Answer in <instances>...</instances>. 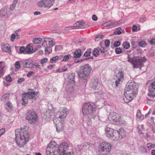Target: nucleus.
<instances>
[{"mask_svg": "<svg viewBox=\"0 0 155 155\" xmlns=\"http://www.w3.org/2000/svg\"><path fill=\"white\" fill-rule=\"evenodd\" d=\"M68 145L66 142H63L59 147L55 142L50 143L47 148L46 153L47 155H57L58 152L60 155H73L72 152H67Z\"/></svg>", "mask_w": 155, "mask_h": 155, "instance_id": "nucleus-1", "label": "nucleus"}, {"mask_svg": "<svg viewBox=\"0 0 155 155\" xmlns=\"http://www.w3.org/2000/svg\"><path fill=\"white\" fill-rule=\"evenodd\" d=\"M28 130V128L26 127L15 130V140L20 147H23L29 140V135Z\"/></svg>", "mask_w": 155, "mask_h": 155, "instance_id": "nucleus-2", "label": "nucleus"}, {"mask_svg": "<svg viewBox=\"0 0 155 155\" xmlns=\"http://www.w3.org/2000/svg\"><path fill=\"white\" fill-rule=\"evenodd\" d=\"M136 86V84L134 81L128 82L127 83L124 89V100L125 102L128 103L130 101L133 99V96L137 94V88Z\"/></svg>", "mask_w": 155, "mask_h": 155, "instance_id": "nucleus-3", "label": "nucleus"}, {"mask_svg": "<svg viewBox=\"0 0 155 155\" xmlns=\"http://www.w3.org/2000/svg\"><path fill=\"white\" fill-rule=\"evenodd\" d=\"M91 70V68L89 64H87L81 66L80 71L77 72L79 77L83 82H85L86 81Z\"/></svg>", "mask_w": 155, "mask_h": 155, "instance_id": "nucleus-4", "label": "nucleus"}, {"mask_svg": "<svg viewBox=\"0 0 155 155\" xmlns=\"http://www.w3.org/2000/svg\"><path fill=\"white\" fill-rule=\"evenodd\" d=\"M128 60L127 61L131 62L133 64V68H139L143 62L146 61L147 59L145 57L137 56L131 58L128 56Z\"/></svg>", "mask_w": 155, "mask_h": 155, "instance_id": "nucleus-5", "label": "nucleus"}, {"mask_svg": "<svg viewBox=\"0 0 155 155\" xmlns=\"http://www.w3.org/2000/svg\"><path fill=\"white\" fill-rule=\"evenodd\" d=\"M82 110L83 115H88V117L91 118L90 116H92L95 109L90 104L86 103L83 106Z\"/></svg>", "mask_w": 155, "mask_h": 155, "instance_id": "nucleus-6", "label": "nucleus"}, {"mask_svg": "<svg viewBox=\"0 0 155 155\" xmlns=\"http://www.w3.org/2000/svg\"><path fill=\"white\" fill-rule=\"evenodd\" d=\"M111 145L109 143L103 142L99 146V151L101 152H105L106 154L109 153L111 150Z\"/></svg>", "mask_w": 155, "mask_h": 155, "instance_id": "nucleus-7", "label": "nucleus"}, {"mask_svg": "<svg viewBox=\"0 0 155 155\" xmlns=\"http://www.w3.org/2000/svg\"><path fill=\"white\" fill-rule=\"evenodd\" d=\"M105 131L107 137L115 140L116 136L117 135V134L116 133L117 130L108 127H106Z\"/></svg>", "mask_w": 155, "mask_h": 155, "instance_id": "nucleus-8", "label": "nucleus"}, {"mask_svg": "<svg viewBox=\"0 0 155 155\" xmlns=\"http://www.w3.org/2000/svg\"><path fill=\"white\" fill-rule=\"evenodd\" d=\"M37 118V114L33 111H29L27 114L26 119L31 124L36 122Z\"/></svg>", "mask_w": 155, "mask_h": 155, "instance_id": "nucleus-9", "label": "nucleus"}, {"mask_svg": "<svg viewBox=\"0 0 155 155\" xmlns=\"http://www.w3.org/2000/svg\"><path fill=\"white\" fill-rule=\"evenodd\" d=\"M108 119L111 122H118L120 120V116L117 113L113 112L109 114Z\"/></svg>", "mask_w": 155, "mask_h": 155, "instance_id": "nucleus-10", "label": "nucleus"}, {"mask_svg": "<svg viewBox=\"0 0 155 155\" xmlns=\"http://www.w3.org/2000/svg\"><path fill=\"white\" fill-rule=\"evenodd\" d=\"M33 60L28 59L24 60L22 64L25 68H32L33 67Z\"/></svg>", "mask_w": 155, "mask_h": 155, "instance_id": "nucleus-11", "label": "nucleus"}, {"mask_svg": "<svg viewBox=\"0 0 155 155\" xmlns=\"http://www.w3.org/2000/svg\"><path fill=\"white\" fill-rule=\"evenodd\" d=\"M116 133L117 135L116 136L115 140H117L124 138L125 136L126 132L124 129H122L119 131L117 130Z\"/></svg>", "mask_w": 155, "mask_h": 155, "instance_id": "nucleus-12", "label": "nucleus"}, {"mask_svg": "<svg viewBox=\"0 0 155 155\" xmlns=\"http://www.w3.org/2000/svg\"><path fill=\"white\" fill-rule=\"evenodd\" d=\"M11 15V13L7 8L0 11V16L3 18H7Z\"/></svg>", "mask_w": 155, "mask_h": 155, "instance_id": "nucleus-13", "label": "nucleus"}, {"mask_svg": "<svg viewBox=\"0 0 155 155\" xmlns=\"http://www.w3.org/2000/svg\"><path fill=\"white\" fill-rule=\"evenodd\" d=\"M120 25V23L119 21L113 22L109 21L103 24L102 25V26L105 27H112Z\"/></svg>", "mask_w": 155, "mask_h": 155, "instance_id": "nucleus-14", "label": "nucleus"}, {"mask_svg": "<svg viewBox=\"0 0 155 155\" xmlns=\"http://www.w3.org/2000/svg\"><path fill=\"white\" fill-rule=\"evenodd\" d=\"M30 91L27 93H25V94H27V98L29 99H31L32 98H35L36 99L35 96H37V94L33 90L31 89H28Z\"/></svg>", "mask_w": 155, "mask_h": 155, "instance_id": "nucleus-15", "label": "nucleus"}, {"mask_svg": "<svg viewBox=\"0 0 155 155\" xmlns=\"http://www.w3.org/2000/svg\"><path fill=\"white\" fill-rule=\"evenodd\" d=\"M100 86L97 79L94 80L91 85V88L94 90H98L100 88Z\"/></svg>", "mask_w": 155, "mask_h": 155, "instance_id": "nucleus-16", "label": "nucleus"}, {"mask_svg": "<svg viewBox=\"0 0 155 155\" xmlns=\"http://www.w3.org/2000/svg\"><path fill=\"white\" fill-rule=\"evenodd\" d=\"M68 112V110L67 108H64L62 111L60 113L61 115L59 116V118L63 119L66 117Z\"/></svg>", "mask_w": 155, "mask_h": 155, "instance_id": "nucleus-17", "label": "nucleus"}, {"mask_svg": "<svg viewBox=\"0 0 155 155\" xmlns=\"http://www.w3.org/2000/svg\"><path fill=\"white\" fill-rule=\"evenodd\" d=\"M33 45L32 43L28 44L25 48L26 54H31L34 52L33 51Z\"/></svg>", "mask_w": 155, "mask_h": 155, "instance_id": "nucleus-18", "label": "nucleus"}, {"mask_svg": "<svg viewBox=\"0 0 155 155\" xmlns=\"http://www.w3.org/2000/svg\"><path fill=\"white\" fill-rule=\"evenodd\" d=\"M45 2V7L50 8L54 3L55 0H43Z\"/></svg>", "mask_w": 155, "mask_h": 155, "instance_id": "nucleus-19", "label": "nucleus"}, {"mask_svg": "<svg viewBox=\"0 0 155 155\" xmlns=\"http://www.w3.org/2000/svg\"><path fill=\"white\" fill-rule=\"evenodd\" d=\"M63 121L60 122L56 126V130L59 133L63 129Z\"/></svg>", "mask_w": 155, "mask_h": 155, "instance_id": "nucleus-20", "label": "nucleus"}, {"mask_svg": "<svg viewBox=\"0 0 155 155\" xmlns=\"http://www.w3.org/2000/svg\"><path fill=\"white\" fill-rule=\"evenodd\" d=\"M10 47L8 44H6L2 46V49L3 51L8 52V53L11 52Z\"/></svg>", "mask_w": 155, "mask_h": 155, "instance_id": "nucleus-21", "label": "nucleus"}, {"mask_svg": "<svg viewBox=\"0 0 155 155\" xmlns=\"http://www.w3.org/2000/svg\"><path fill=\"white\" fill-rule=\"evenodd\" d=\"M83 52H82L81 49H78L74 52V58H79L81 56Z\"/></svg>", "mask_w": 155, "mask_h": 155, "instance_id": "nucleus-22", "label": "nucleus"}, {"mask_svg": "<svg viewBox=\"0 0 155 155\" xmlns=\"http://www.w3.org/2000/svg\"><path fill=\"white\" fill-rule=\"evenodd\" d=\"M152 88L153 90L151 91V92L150 91V93L148 94V95L150 97H153L155 96V95L153 94L152 92H154L155 91V81L152 83Z\"/></svg>", "mask_w": 155, "mask_h": 155, "instance_id": "nucleus-23", "label": "nucleus"}, {"mask_svg": "<svg viewBox=\"0 0 155 155\" xmlns=\"http://www.w3.org/2000/svg\"><path fill=\"white\" fill-rule=\"evenodd\" d=\"M11 40L12 42H13L15 39H18L20 38V36L19 35L16 31L15 32V34H12L11 36Z\"/></svg>", "mask_w": 155, "mask_h": 155, "instance_id": "nucleus-24", "label": "nucleus"}, {"mask_svg": "<svg viewBox=\"0 0 155 155\" xmlns=\"http://www.w3.org/2000/svg\"><path fill=\"white\" fill-rule=\"evenodd\" d=\"M22 99L23 101V102L22 103V104L23 105H25V104L28 102V101L26 100L28 99L27 98V94H25V93L22 94Z\"/></svg>", "mask_w": 155, "mask_h": 155, "instance_id": "nucleus-25", "label": "nucleus"}, {"mask_svg": "<svg viewBox=\"0 0 155 155\" xmlns=\"http://www.w3.org/2000/svg\"><path fill=\"white\" fill-rule=\"evenodd\" d=\"M6 105L7 107H6V109L8 110V111H11L12 109L13 106L11 103L9 101H7L6 102Z\"/></svg>", "mask_w": 155, "mask_h": 155, "instance_id": "nucleus-26", "label": "nucleus"}, {"mask_svg": "<svg viewBox=\"0 0 155 155\" xmlns=\"http://www.w3.org/2000/svg\"><path fill=\"white\" fill-rule=\"evenodd\" d=\"M4 65L2 62H0V78L3 75Z\"/></svg>", "mask_w": 155, "mask_h": 155, "instance_id": "nucleus-27", "label": "nucleus"}, {"mask_svg": "<svg viewBox=\"0 0 155 155\" xmlns=\"http://www.w3.org/2000/svg\"><path fill=\"white\" fill-rule=\"evenodd\" d=\"M99 49L100 48L99 47H97L94 49L92 51V53L94 56L97 57L99 55L100 53Z\"/></svg>", "mask_w": 155, "mask_h": 155, "instance_id": "nucleus-28", "label": "nucleus"}, {"mask_svg": "<svg viewBox=\"0 0 155 155\" xmlns=\"http://www.w3.org/2000/svg\"><path fill=\"white\" fill-rule=\"evenodd\" d=\"M17 1L18 0H14V1L13 2L12 4L10 6L9 9L11 11H13L15 9V5L17 4Z\"/></svg>", "mask_w": 155, "mask_h": 155, "instance_id": "nucleus-29", "label": "nucleus"}, {"mask_svg": "<svg viewBox=\"0 0 155 155\" xmlns=\"http://www.w3.org/2000/svg\"><path fill=\"white\" fill-rule=\"evenodd\" d=\"M38 5L40 7H42L44 5L45 6V2L43 0H41L38 2Z\"/></svg>", "mask_w": 155, "mask_h": 155, "instance_id": "nucleus-30", "label": "nucleus"}, {"mask_svg": "<svg viewBox=\"0 0 155 155\" xmlns=\"http://www.w3.org/2000/svg\"><path fill=\"white\" fill-rule=\"evenodd\" d=\"M42 41V39L40 38H36L33 39V41L35 44H38L40 43Z\"/></svg>", "mask_w": 155, "mask_h": 155, "instance_id": "nucleus-31", "label": "nucleus"}, {"mask_svg": "<svg viewBox=\"0 0 155 155\" xmlns=\"http://www.w3.org/2000/svg\"><path fill=\"white\" fill-rule=\"evenodd\" d=\"M95 95L98 99L102 98L103 97V94L101 92H96L95 93Z\"/></svg>", "mask_w": 155, "mask_h": 155, "instance_id": "nucleus-32", "label": "nucleus"}, {"mask_svg": "<svg viewBox=\"0 0 155 155\" xmlns=\"http://www.w3.org/2000/svg\"><path fill=\"white\" fill-rule=\"evenodd\" d=\"M91 54V49H88L85 52V53L84 54V56L85 57H88L90 56Z\"/></svg>", "mask_w": 155, "mask_h": 155, "instance_id": "nucleus-33", "label": "nucleus"}, {"mask_svg": "<svg viewBox=\"0 0 155 155\" xmlns=\"http://www.w3.org/2000/svg\"><path fill=\"white\" fill-rule=\"evenodd\" d=\"M9 98V94H4L1 97V100L2 101H5L6 100H8Z\"/></svg>", "mask_w": 155, "mask_h": 155, "instance_id": "nucleus-34", "label": "nucleus"}, {"mask_svg": "<svg viewBox=\"0 0 155 155\" xmlns=\"http://www.w3.org/2000/svg\"><path fill=\"white\" fill-rule=\"evenodd\" d=\"M58 57L57 56H56L50 59V61L49 62L50 63H53L55 62L56 60H58Z\"/></svg>", "mask_w": 155, "mask_h": 155, "instance_id": "nucleus-35", "label": "nucleus"}, {"mask_svg": "<svg viewBox=\"0 0 155 155\" xmlns=\"http://www.w3.org/2000/svg\"><path fill=\"white\" fill-rule=\"evenodd\" d=\"M19 54L23 53L26 54L25 48L24 47H21L19 49V52H18Z\"/></svg>", "mask_w": 155, "mask_h": 155, "instance_id": "nucleus-36", "label": "nucleus"}, {"mask_svg": "<svg viewBox=\"0 0 155 155\" xmlns=\"http://www.w3.org/2000/svg\"><path fill=\"white\" fill-rule=\"evenodd\" d=\"M139 45L140 46L144 48L145 47L146 44V42L144 41H141L138 42Z\"/></svg>", "mask_w": 155, "mask_h": 155, "instance_id": "nucleus-37", "label": "nucleus"}, {"mask_svg": "<svg viewBox=\"0 0 155 155\" xmlns=\"http://www.w3.org/2000/svg\"><path fill=\"white\" fill-rule=\"evenodd\" d=\"M121 29V28L120 27L117 28L116 29V30L114 32V34L116 35H119L120 34H121V32L120 31Z\"/></svg>", "mask_w": 155, "mask_h": 155, "instance_id": "nucleus-38", "label": "nucleus"}, {"mask_svg": "<svg viewBox=\"0 0 155 155\" xmlns=\"http://www.w3.org/2000/svg\"><path fill=\"white\" fill-rule=\"evenodd\" d=\"M71 56L70 54L65 55L63 57L62 61H66L68 60L70 57Z\"/></svg>", "mask_w": 155, "mask_h": 155, "instance_id": "nucleus-39", "label": "nucleus"}, {"mask_svg": "<svg viewBox=\"0 0 155 155\" xmlns=\"http://www.w3.org/2000/svg\"><path fill=\"white\" fill-rule=\"evenodd\" d=\"M84 24V22L83 21H79L77 22L76 24H74V27H78L79 25H82Z\"/></svg>", "mask_w": 155, "mask_h": 155, "instance_id": "nucleus-40", "label": "nucleus"}, {"mask_svg": "<svg viewBox=\"0 0 155 155\" xmlns=\"http://www.w3.org/2000/svg\"><path fill=\"white\" fill-rule=\"evenodd\" d=\"M123 45L124 48L126 49H128L130 47V44L128 42L124 43Z\"/></svg>", "mask_w": 155, "mask_h": 155, "instance_id": "nucleus-41", "label": "nucleus"}, {"mask_svg": "<svg viewBox=\"0 0 155 155\" xmlns=\"http://www.w3.org/2000/svg\"><path fill=\"white\" fill-rule=\"evenodd\" d=\"M116 54H120L122 53V50L120 48H117L115 49Z\"/></svg>", "mask_w": 155, "mask_h": 155, "instance_id": "nucleus-42", "label": "nucleus"}, {"mask_svg": "<svg viewBox=\"0 0 155 155\" xmlns=\"http://www.w3.org/2000/svg\"><path fill=\"white\" fill-rule=\"evenodd\" d=\"M48 59L47 58H45L42 59L41 61V64H42V66H43V64L48 62Z\"/></svg>", "mask_w": 155, "mask_h": 155, "instance_id": "nucleus-43", "label": "nucleus"}, {"mask_svg": "<svg viewBox=\"0 0 155 155\" xmlns=\"http://www.w3.org/2000/svg\"><path fill=\"white\" fill-rule=\"evenodd\" d=\"M15 68L18 69H19L20 68V64L19 61H16L15 63Z\"/></svg>", "mask_w": 155, "mask_h": 155, "instance_id": "nucleus-44", "label": "nucleus"}, {"mask_svg": "<svg viewBox=\"0 0 155 155\" xmlns=\"http://www.w3.org/2000/svg\"><path fill=\"white\" fill-rule=\"evenodd\" d=\"M25 80V79L24 78H19L17 81V83L18 84H21L22 82H24Z\"/></svg>", "mask_w": 155, "mask_h": 155, "instance_id": "nucleus-45", "label": "nucleus"}, {"mask_svg": "<svg viewBox=\"0 0 155 155\" xmlns=\"http://www.w3.org/2000/svg\"><path fill=\"white\" fill-rule=\"evenodd\" d=\"M5 80L6 81L8 82H11L12 81V79L10 75H8L6 77Z\"/></svg>", "mask_w": 155, "mask_h": 155, "instance_id": "nucleus-46", "label": "nucleus"}, {"mask_svg": "<svg viewBox=\"0 0 155 155\" xmlns=\"http://www.w3.org/2000/svg\"><path fill=\"white\" fill-rule=\"evenodd\" d=\"M75 77L74 74L71 73L68 76V78L69 79L71 80L74 78Z\"/></svg>", "mask_w": 155, "mask_h": 155, "instance_id": "nucleus-47", "label": "nucleus"}, {"mask_svg": "<svg viewBox=\"0 0 155 155\" xmlns=\"http://www.w3.org/2000/svg\"><path fill=\"white\" fill-rule=\"evenodd\" d=\"M104 37V36L101 35H99L96 36L95 40L96 41H98L99 40V39H102Z\"/></svg>", "mask_w": 155, "mask_h": 155, "instance_id": "nucleus-48", "label": "nucleus"}, {"mask_svg": "<svg viewBox=\"0 0 155 155\" xmlns=\"http://www.w3.org/2000/svg\"><path fill=\"white\" fill-rule=\"evenodd\" d=\"M62 49V47L60 45L56 46L55 48V51L61 50Z\"/></svg>", "mask_w": 155, "mask_h": 155, "instance_id": "nucleus-49", "label": "nucleus"}, {"mask_svg": "<svg viewBox=\"0 0 155 155\" xmlns=\"http://www.w3.org/2000/svg\"><path fill=\"white\" fill-rule=\"evenodd\" d=\"M110 42L109 40L107 39L105 41V45L106 47H108L110 45Z\"/></svg>", "mask_w": 155, "mask_h": 155, "instance_id": "nucleus-50", "label": "nucleus"}, {"mask_svg": "<svg viewBox=\"0 0 155 155\" xmlns=\"http://www.w3.org/2000/svg\"><path fill=\"white\" fill-rule=\"evenodd\" d=\"M124 73L122 72L119 71L118 73V75L119 76V78H120V79H121L124 76Z\"/></svg>", "mask_w": 155, "mask_h": 155, "instance_id": "nucleus-51", "label": "nucleus"}, {"mask_svg": "<svg viewBox=\"0 0 155 155\" xmlns=\"http://www.w3.org/2000/svg\"><path fill=\"white\" fill-rule=\"evenodd\" d=\"M34 66H35V68H38V69H41V67L40 65L37 63L34 64V63L33 62V67Z\"/></svg>", "mask_w": 155, "mask_h": 155, "instance_id": "nucleus-52", "label": "nucleus"}, {"mask_svg": "<svg viewBox=\"0 0 155 155\" xmlns=\"http://www.w3.org/2000/svg\"><path fill=\"white\" fill-rule=\"evenodd\" d=\"M49 45L50 46H53L55 45L54 41L51 40L49 41Z\"/></svg>", "mask_w": 155, "mask_h": 155, "instance_id": "nucleus-53", "label": "nucleus"}, {"mask_svg": "<svg viewBox=\"0 0 155 155\" xmlns=\"http://www.w3.org/2000/svg\"><path fill=\"white\" fill-rule=\"evenodd\" d=\"M141 115V113L140 110H137V114H136V117L138 118H140Z\"/></svg>", "mask_w": 155, "mask_h": 155, "instance_id": "nucleus-54", "label": "nucleus"}, {"mask_svg": "<svg viewBox=\"0 0 155 155\" xmlns=\"http://www.w3.org/2000/svg\"><path fill=\"white\" fill-rule=\"evenodd\" d=\"M120 42L119 41H116L114 43V46L115 47H118V46H120Z\"/></svg>", "mask_w": 155, "mask_h": 155, "instance_id": "nucleus-55", "label": "nucleus"}, {"mask_svg": "<svg viewBox=\"0 0 155 155\" xmlns=\"http://www.w3.org/2000/svg\"><path fill=\"white\" fill-rule=\"evenodd\" d=\"M120 78H118L117 80L115 82V85L116 87H117L118 85V84L120 82Z\"/></svg>", "mask_w": 155, "mask_h": 155, "instance_id": "nucleus-56", "label": "nucleus"}, {"mask_svg": "<svg viewBox=\"0 0 155 155\" xmlns=\"http://www.w3.org/2000/svg\"><path fill=\"white\" fill-rule=\"evenodd\" d=\"M150 43L152 45H153L155 43V38H153L150 41Z\"/></svg>", "mask_w": 155, "mask_h": 155, "instance_id": "nucleus-57", "label": "nucleus"}, {"mask_svg": "<svg viewBox=\"0 0 155 155\" xmlns=\"http://www.w3.org/2000/svg\"><path fill=\"white\" fill-rule=\"evenodd\" d=\"M146 18L145 17H143L140 18V21L141 22L143 23L146 20Z\"/></svg>", "mask_w": 155, "mask_h": 155, "instance_id": "nucleus-58", "label": "nucleus"}, {"mask_svg": "<svg viewBox=\"0 0 155 155\" xmlns=\"http://www.w3.org/2000/svg\"><path fill=\"white\" fill-rule=\"evenodd\" d=\"M152 144L150 143H147V147L149 150H150L152 148Z\"/></svg>", "mask_w": 155, "mask_h": 155, "instance_id": "nucleus-59", "label": "nucleus"}, {"mask_svg": "<svg viewBox=\"0 0 155 155\" xmlns=\"http://www.w3.org/2000/svg\"><path fill=\"white\" fill-rule=\"evenodd\" d=\"M55 65H51L47 66V68L49 69H51L53 68L55 66Z\"/></svg>", "mask_w": 155, "mask_h": 155, "instance_id": "nucleus-60", "label": "nucleus"}, {"mask_svg": "<svg viewBox=\"0 0 155 155\" xmlns=\"http://www.w3.org/2000/svg\"><path fill=\"white\" fill-rule=\"evenodd\" d=\"M92 19L94 21H96L97 19V16L95 15H94L92 17Z\"/></svg>", "mask_w": 155, "mask_h": 155, "instance_id": "nucleus-61", "label": "nucleus"}, {"mask_svg": "<svg viewBox=\"0 0 155 155\" xmlns=\"http://www.w3.org/2000/svg\"><path fill=\"white\" fill-rule=\"evenodd\" d=\"M99 50L101 52L102 54H104V48L102 47H101L99 49Z\"/></svg>", "mask_w": 155, "mask_h": 155, "instance_id": "nucleus-62", "label": "nucleus"}, {"mask_svg": "<svg viewBox=\"0 0 155 155\" xmlns=\"http://www.w3.org/2000/svg\"><path fill=\"white\" fill-rule=\"evenodd\" d=\"M34 72L33 71H30L27 74V76L28 77H29L30 76H31L33 74H34Z\"/></svg>", "mask_w": 155, "mask_h": 155, "instance_id": "nucleus-63", "label": "nucleus"}, {"mask_svg": "<svg viewBox=\"0 0 155 155\" xmlns=\"http://www.w3.org/2000/svg\"><path fill=\"white\" fill-rule=\"evenodd\" d=\"M68 69L67 67L66 66H64L62 68V72H64L67 70Z\"/></svg>", "mask_w": 155, "mask_h": 155, "instance_id": "nucleus-64", "label": "nucleus"}]
</instances>
